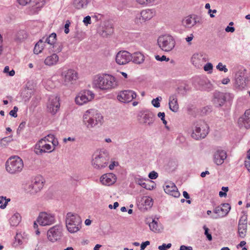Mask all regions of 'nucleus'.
Listing matches in <instances>:
<instances>
[{
	"label": "nucleus",
	"mask_w": 250,
	"mask_h": 250,
	"mask_svg": "<svg viewBox=\"0 0 250 250\" xmlns=\"http://www.w3.org/2000/svg\"><path fill=\"white\" fill-rule=\"evenodd\" d=\"M51 146L46 143L45 139H42L35 145V152L38 155H41L43 153L50 152Z\"/></svg>",
	"instance_id": "15"
},
{
	"label": "nucleus",
	"mask_w": 250,
	"mask_h": 250,
	"mask_svg": "<svg viewBox=\"0 0 250 250\" xmlns=\"http://www.w3.org/2000/svg\"><path fill=\"white\" fill-rule=\"evenodd\" d=\"M146 21V20L143 19V17H141V13L140 14H138L135 18V22L137 24L142 23L143 22H145Z\"/></svg>",
	"instance_id": "46"
},
{
	"label": "nucleus",
	"mask_w": 250,
	"mask_h": 250,
	"mask_svg": "<svg viewBox=\"0 0 250 250\" xmlns=\"http://www.w3.org/2000/svg\"><path fill=\"white\" fill-rule=\"evenodd\" d=\"M137 94L135 92L131 90H125L120 91L117 99L120 102L128 103L136 98Z\"/></svg>",
	"instance_id": "12"
},
{
	"label": "nucleus",
	"mask_w": 250,
	"mask_h": 250,
	"mask_svg": "<svg viewBox=\"0 0 250 250\" xmlns=\"http://www.w3.org/2000/svg\"><path fill=\"white\" fill-rule=\"evenodd\" d=\"M162 100L161 97H157L155 99H153L151 101V104L155 107H159L160 106V101Z\"/></svg>",
	"instance_id": "41"
},
{
	"label": "nucleus",
	"mask_w": 250,
	"mask_h": 250,
	"mask_svg": "<svg viewBox=\"0 0 250 250\" xmlns=\"http://www.w3.org/2000/svg\"><path fill=\"white\" fill-rule=\"evenodd\" d=\"M31 0H18L20 5L24 6L31 2Z\"/></svg>",
	"instance_id": "57"
},
{
	"label": "nucleus",
	"mask_w": 250,
	"mask_h": 250,
	"mask_svg": "<svg viewBox=\"0 0 250 250\" xmlns=\"http://www.w3.org/2000/svg\"><path fill=\"white\" fill-rule=\"evenodd\" d=\"M27 37V34L25 31L21 30L18 31L14 36V40L17 42H22Z\"/></svg>",
	"instance_id": "30"
},
{
	"label": "nucleus",
	"mask_w": 250,
	"mask_h": 250,
	"mask_svg": "<svg viewBox=\"0 0 250 250\" xmlns=\"http://www.w3.org/2000/svg\"><path fill=\"white\" fill-rule=\"evenodd\" d=\"M212 69H213V65L210 62H208L207 63H206L204 67V69L205 71H211Z\"/></svg>",
	"instance_id": "50"
},
{
	"label": "nucleus",
	"mask_w": 250,
	"mask_h": 250,
	"mask_svg": "<svg viewBox=\"0 0 250 250\" xmlns=\"http://www.w3.org/2000/svg\"><path fill=\"white\" fill-rule=\"evenodd\" d=\"M235 82L240 88H243L246 86V78L244 76H238L236 78Z\"/></svg>",
	"instance_id": "38"
},
{
	"label": "nucleus",
	"mask_w": 250,
	"mask_h": 250,
	"mask_svg": "<svg viewBox=\"0 0 250 250\" xmlns=\"http://www.w3.org/2000/svg\"><path fill=\"white\" fill-rule=\"evenodd\" d=\"M193 38V34H190V36L188 37H187V38H186V41H187V42H188V44H191V43L190 42H191V41L192 40Z\"/></svg>",
	"instance_id": "64"
},
{
	"label": "nucleus",
	"mask_w": 250,
	"mask_h": 250,
	"mask_svg": "<svg viewBox=\"0 0 250 250\" xmlns=\"http://www.w3.org/2000/svg\"><path fill=\"white\" fill-rule=\"evenodd\" d=\"M138 117V120H141L140 118L142 119L143 124H147L149 126L152 125L155 118L154 114L149 111H145L139 114Z\"/></svg>",
	"instance_id": "21"
},
{
	"label": "nucleus",
	"mask_w": 250,
	"mask_h": 250,
	"mask_svg": "<svg viewBox=\"0 0 250 250\" xmlns=\"http://www.w3.org/2000/svg\"><path fill=\"white\" fill-rule=\"evenodd\" d=\"M43 139H45V140L48 142H52V143L55 145V137L52 134H49L47 136L45 137Z\"/></svg>",
	"instance_id": "43"
},
{
	"label": "nucleus",
	"mask_w": 250,
	"mask_h": 250,
	"mask_svg": "<svg viewBox=\"0 0 250 250\" xmlns=\"http://www.w3.org/2000/svg\"><path fill=\"white\" fill-rule=\"evenodd\" d=\"M2 199H4L5 200V203L4 204H2L1 206H0V208H2V209H4L6 208V206H7V204L8 203V202H9L10 201V199H6V197H3V196L1 197V200H0V204H2Z\"/></svg>",
	"instance_id": "47"
},
{
	"label": "nucleus",
	"mask_w": 250,
	"mask_h": 250,
	"mask_svg": "<svg viewBox=\"0 0 250 250\" xmlns=\"http://www.w3.org/2000/svg\"><path fill=\"white\" fill-rule=\"evenodd\" d=\"M18 110V108L17 106H14L13 108V109L11 110L9 112V115L13 117H17V111Z\"/></svg>",
	"instance_id": "49"
},
{
	"label": "nucleus",
	"mask_w": 250,
	"mask_h": 250,
	"mask_svg": "<svg viewBox=\"0 0 250 250\" xmlns=\"http://www.w3.org/2000/svg\"><path fill=\"white\" fill-rule=\"evenodd\" d=\"M180 250H192V248L190 246L182 245L180 247Z\"/></svg>",
	"instance_id": "59"
},
{
	"label": "nucleus",
	"mask_w": 250,
	"mask_h": 250,
	"mask_svg": "<svg viewBox=\"0 0 250 250\" xmlns=\"http://www.w3.org/2000/svg\"><path fill=\"white\" fill-rule=\"evenodd\" d=\"M70 22L69 21H66V23L64 25V33L65 34H68L69 32V27L70 26Z\"/></svg>",
	"instance_id": "55"
},
{
	"label": "nucleus",
	"mask_w": 250,
	"mask_h": 250,
	"mask_svg": "<svg viewBox=\"0 0 250 250\" xmlns=\"http://www.w3.org/2000/svg\"><path fill=\"white\" fill-rule=\"evenodd\" d=\"M225 30L227 32L233 33L235 31V28L233 27H230L229 26H228L226 28Z\"/></svg>",
	"instance_id": "61"
},
{
	"label": "nucleus",
	"mask_w": 250,
	"mask_h": 250,
	"mask_svg": "<svg viewBox=\"0 0 250 250\" xmlns=\"http://www.w3.org/2000/svg\"><path fill=\"white\" fill-rule=\"evenodd\" d=\"M150 244V242L146 241L145 242H143L141 245V248L142 250H144L146 247Z\"/></svg>",
	"instance_id": "58"
},
{
	"label": "nucleus",
	"mask_w": 250,
	"mask_h": 250,
	"mask_svg": "<svg viewBox=\"0 0 250 250\" xmlns=\"http://www.w3.org/2000/svg\"><path fill=\"white\" fill-rule=\"evenodd\" d=\"M56 37V34L55 33H52L49 35L48 37L45 39L44 42H46L48 44L52 45L56 42L57 40Z\"/></svg>",
	"instance_id": "39"
},
{
	"label": "nucleus",
	"mask_w": 250,
	"mask_h": 250,
	"mask_svg": "<svg viewBox=\"0 0 250 250\" xmlns=\"http://www.w3.org/2000/svg\"><path fill=\"white\" fill-rule=\"evenodd\" d=\"M89 2L88 0H73V5L75 9L81 10L86 8Z\"/></svg>",
	"instance_id": "29"
},
{
	"label": "nucleus",
	"mask_w": 250,
	"mask_h": 250,
	"mask_svg": "<svg viewBox=\"0 0 250 250\" xmlns=\"http://www.w3.org/2000/svg\"><path fill=\"white\" fill-rule=\"evenodd\" d=\"M65 222L67 230L71 233L76 232L81 228L82 219L77 214L68 212Z\"/></svg>",
	"instance_id": "6"
},
{
	"label": "nucleus",
	"mask_w": 250,
	"mask_h": 250,
	"mask_svg": "<svg viewBox=\"0 0 250 250\" xmlns=\"http://www.w3.org/2000/svg\"><path fill=\"white\" fill-rule=\"evenodd\" d=\"M94 84L102 90H110L116 88L118 83L113 76L105 74L95 78Z\"/></svg>",
	"instance_id": "1"
},
{
	"label": "nucleus",
	"mask_w": 250,
	"mask_h": 250,
	"mask_svg": "<svg viewBox=\"0 0 250 250\" xmlns=\"http://www.w3.org/2000/svg\"><path fill=\"white\" fill-rule=\"evenodd\" d=\"M193 127L191 137L196 140L204 139L209 133V128L208 125L204 121L200 120L196 122Z\"/></svg>",
	"instance_id": "4"
},
{
	"label": "nucleus",
	"mask_w": 250,
	"mask_h": 250,
	"mask_svg": "<svg viewBox=\"0 0 250 250\" xmlns=\"http://www.w3.org/2000/svg\"><path fill=\"white\" fill-rule=\"evenodd\" d=\"M203 55L199 53L194 54L191 59L192 63L196 67H199L201 66V60Z\"/></svg>",
	"instance_id": "32"
},
{
	"label": "nucleus",
	"mask_w": 250,
	"mask_h": 250,
	"mask_svg": "<svg viewBox=\"0 0 250 250\" xmlns=\"http://www.w3.org/2000/svg\"><path fill=\"white\" fill-rule=\"evenodd\" d=\"M230 97V94L229 93H223L216 91L213 93L212 102L216 107H221L225 104Z\"/></svg>",
	"instance_id": "13"
},
{
	"label": "nucleus",
	"mask_w": 250,
	"mask_h": 250,
	"mask_svg": "<svg viewBox=\"0 0 250 250\" xmlns=\"http://www.w3.org/2000/svg\"><path fill=\"white\" fill-rule=\"evenodd\" d=\"M53 45V51L56 53H60L62 51L63 45L62 43H54Z\"/></svg>",
	"instance_id": "40"
},
{
	"label": "nucleus",
	"mask_w": 250,
	"mask_h": 250,
	"mask_svg": "<svg viewBox=\"0 0 250 250\" xmlns=\"http://www.w3.org/2000/svg\"><path fill=\"white\" fill-rule=\"evenodd\" d=\"M247 232V215H244L240 219L238 225V233L239 236L244 238Z\"/></svg>",
	"instance_id": "18"
},
{
	"label": "nucleus",
	"mask_w": 250,
	"mask_h": 250,
	"mask_svg": "<svg viewBox=\"0 0 250 250\" xmlns=\"http://www.w3.org/2000/svg\"><path fill=\"white\" fill-rule=\"evenodd\" d=\"M109 152L105 149L96 151L92 156V165L96 169H101L105 167L109 161Z\"/></svg>",
	"instance_id": "2"
},
{
	"label": "nucleus",
	"mask_w": 250,
	"mask_h": 250,
	"mask_svg": "<svg viewBox=\"0 0 250 250\" xmlns=\"http://www.w3.org/2000/svg\"><path fill=\"white\" fill-rule=\"evenodd\" d=\"M36 221L41 226H49L55 223V218L53 214L42 212L40 213Z\"/></svg>",
	"instance_id": "11"
},
{
	"label": "nucleus",
	"mask_w": 250,
	"mask_h": 250,
	"mask_svg": "<svg viewBox=\"0 0 250 250\" xmlns=\"http://www.w3.org/2000/svg\"><path fill=\"white\" fill-rule=\"evenodd\" d=\"M158 173L154 171L150 172L148 174V177L151 179H155L158 177Z\"/></svg>",
	"instance_id": "52"
},
{
	"label": "nucleus",
	"mask_w": 250,
	"mask_h": 250,
	"mask_svg": "<svg viewBox=\"0 0 250 250\" xmlns=\"http://www.w3.org/2000/svg\"><path fill=\"white\" fill-rule=\"evenodd\" d=\"M238 124L241 128H250V109L246 110L244 114L239 118Z\"/></svg>",
	"instance_id": "22"
},
{
	"label": "nucleus",
	"mask_w": 250,
	"mask_h": 250,
	"mask_svg": "<svg viewBox=\"0 0 250 250\" xmlns=\"http://www.w3.org/2000/svg\"><path fill=\"white\" fill-rule=\"evenodd\" d=\"M158 218L153 219L152 222L149 223V227L150 229L155 232H160L163 229L162 227L160 224L158 222Z\"/></svg>",
	"instance_id": "28"
},
{
	"label": "nucleus",
	"mask_w": 250,
	"mask_h": 250,
	"mask_svg": "<svg viewBox=\"0 0 250 250\" xmlns=\"http://www.w3.org/2000/svg\"><path fill=\"white\" fill-rule=\"evenodd\" d=\"M230 208L229 204L228 203L222 204L220 206L216 207L214 209L213 212L216 214V216H212V218L217 219L225 216L229 211Z\"/></svg>",
	"instance_id": "16"
},
{
	"label": "nucleus",
	"mask_w": 250,
	"mask_h": 250,
	"mask_svg": "<svg viewBox=\"0 0 250 250\" xmlns=\"http://www.w3.org/2000/svg\"><path fill=\"white\" fill-rule=\"evenodd\" d=\"M158 116L159 118H161L163 123L164 125H166L167 124V122L165 119V114L164 112H159L158 114Z\"/></svg>",
	"instance_id": "53"
},
{
	"label": "nucleus",
	"mask_w": 250,
	"mask_h": 250,
	"mask_svg": "<svg viewBox=\"0 0 250 250\" xmlns=\"http://www.w3.org/2000/svg\"><path fill=\"white\" fill-rule=\"evenodd\" d=\"M43 186V182L41 177H35L31 183L27 185L25 190L31 194H35L40 191Z\"/></svg>",
	"instance_id": "9"
},
{
	"label": "nucleus",
	"mask_w": 250,
	"mask_h": 250,
	"mask_svg": "<svg viewBox=\"0 0 250 250\" xmlns=\"http://www.w3.org/2000/svg\"><path fill=\"white\" fill-rule=\"evenodd\" d=\"M155 58L156 60L159 61H168L169 60V59L168 58H167L166 56L163 55L162 57H160L159 55H156L155 56Z\"/></svg>",
	"instance_id": "51"
},
{
	"label": "nucleus",
	"mask_w": 250,
	"mask_h": 250,
	"mask_svg": "<svg viewBox=\"0 0 250 250\" xmlns=\"http://www.w3.org/2000/svg\"><path fill=\"white\" fill-rule=\"evenodd\" d=\"M116 177L113 173H108L103 175L100 178V181L103 185H110L116 182Z\"/></svg>",
	"instance_id": "25"
},
{
	"label": "nucleus",
	"mask_w": 250,
	"mask_h": 250,
	"mask_svg": "<svg viewBox=\"0 0 250 250\" xmlns=\"http://www.w3.org/2000/svg\"><path fill=\"white\" fill-rule=\"evenodd\" d=\"M177 96L176 94H172L169 97V108L174 112H176L179 109V105L177 102Z\"/></svg>",
	"instance_id": "26"
},
{
	"label": "nucleus",
	"mask_w": 250,
	"mask_h": 250,
	"mask_svg": "<svg viewBox=\"0 0 250 250\" xmlns=\"http://www.w3.org/2000/svg\"><path fill=\"white\" fill-rule=\"evenodd\" d=\"M103 121V116L93 109L87 110L83 117V123L88 129L93 128L99 124L101 125Z\"/></svg>",
	"instance_id": "3"
},
{
	"label": "nucleus",
	"mask_w": 250,
	"mask_h": 250,
	"mask_svg": "<svg viewBox=\"0 0 250 250\" xmlns=\"http://www.w3.org/2000/svg\"><path fill=\"white\" fill-rule=\"evenodd\" d=\"M62 235V228L60 225H55L49 229L47 232L48 239L54 242L61 239Z\"/></svg>",
	"instance_id": "14"
},
{
	"label": "nucleus",
	"mask_w": 250,
	"mask_h": 250,
	"mask_svg": "<svg viewBox=\"0 0 250 250\" xmlns=\"http://www.w3.org/2000/svg\"><path fill=\"white\" fill-rule=\"evenodd\" d=\"M159 47L165 52L172 50L175 45V42L173 38L169 35H164L160 36L157 40Z\"/></svg>",
	"instance_id": "7"
},
{
	"label": "nucleus",
	"mask_w": 250,
	"mask_h": 250,
	"mask_svg": "<svg viewBox=\"0 0 250 250\" xmlns=\"http://www.w3.org/2000/svg\"><path fill=\"white\" fill-rule=\"evenodd\" d=\"M21 220V216L19 214L17 213L13 215L10 219V223L12 226H17Z\"/></svg>",
	"instance_id": "36"
},
{
	"label": "nucleus",
	"mask_w": 250,
	"mask_h": 250,
	"mask_svg": "<svg viewBox=\"0 0 250 250\" xmlns=\"http://www.w3.org/2000/svg\"><path fill=\"white\" fill-rule=\"evenodd\" d=\"M131 61L136 64H140L144 62L145 57L142 53L136 52L131 54Z\"/></svg>",
	"instance_id": "27"
},
{
	"label": "nucleus",
	"mask_w": 250,
	"mask_h": 250,
	"mask_svg": "<svg viewBox=\"0 0 250 250\" xmlns=\"http://www.w3.org/2000/svg\"><path fill=\"white\" fill-rule=\"evenodd\" d=\"M60 107L59 99L56 96H51L49 99L47 108L49 112L55 114Z\"/></svg>",
	"instance_id": "20"
},
{
	"label": "nucleus",
	"mask_w": 250,
	"mask_h": 250,
	"mask_svg": "<svg viewBox=\"0 0 250 250\" xmlns=\"http://www.w3.org/2000/svg\"><path fill=\"white\" fill-rule=\"evenodd\" d=\"M62 83L63 85L70 87L78 78V73L72 69H69L62 72Z\"/></svg>",
	"instance_id": "8"
},
{
	"label": "nucleus",
	"mask_w": 250,
	"mask_h": 250,
	"mask_svg": "<svg viewBox=\"0 0 250 250\" xmlns=\"http://www.w3.org/2000/svg\"><path fill=\"white\" fill-rule=\"evenodd\" d=\"M83 22L86 25H87L88 24H90L91 23V17L89 16H86L84 18V19L83 20Z\"/></svg>",
	"instance_id": "56"
},
{
	"label": "nucleus",
	"mask_w": 250,
	"mask_h": 250,
	"mask_svg": "<svg viewBox=\"0 0 250 250\" xmlns=\"http://www.w3.org/2000/svg\"><path fill=\"white\" fill-rule=\"evenodd\" d=\"M245 166L247 167L248 170L250 172V160L245 161Z\"/></svg>",
	"instance_id": "63"
},
{
	"label": "nucleus",
	"mask_w": 250,
	"mask_h": 250,
	"mask_svg": "<svg viewBox=\"0 0 250 250\" xmlns=\"http://www.w3.org/2000/svg\"><path fill=\"white\" fill-rule=\"evenodd\" d=\"M118 165V163L116 162H112L111 164L109 166V168L110 170H112L114 168L115 166H117Z\"/></svg>",
	"instance_id": "62"
},
{
	"label": "nucleus",
	"mask_w": 250,
	"mask_h": 250,
	"mask_svg": "<svg viewBox=\"0 0 250 250\" xmlns=\"http://www.w3.org/2000/svg\"><path fill=\"white\" fill-rule=\"evenodd\" d=\"M142 204L145 208H150L153 205L152 199L150 197H144L142 199Z\"/></svg>",
	"instance_id": "37"
},
{
	"label": "nucleus",
	"mask_w": 250,
	"mask_h": 250,
	"mask_svg": "<svg viewBox=\"0 0 250 250\" xmlns=\"http://www.w3.org/2000/svg\"><path fill=\"white\" fill-rule=\"evenodd\" d=\"M197 16L190 15L186 17L182 21L183 25L187 28H191L197 23L199 22V21H197Z\"/></svg>",
	"instance_id": "24"
},
{
	"label": "nucleus",
	"mask_w": 250,
	"mask_h": 250,
	"mask_svg": "<svg viewBox=\"0 0 250 250\" xmlns=\"http://www.w3.org/2000/svg\"><path fill=\"white\" fill-rule=\"evenodd\" d=\"M23 168L22 160L18 156H14L8 159L5 163L6 171L11 174L21 172Z\"/></svg>",
	"instance_id": "5"
},
{
	"label": "nucleus",
	"mask_w": 250,
	"mask_h": 250,
	"mask_svg": "<svg viewBox=\"0 0 250 250\" xmlns=\"http://www.w3.org/2000/svg\"><path fill=\"white\" fill-rule=\"evenodd\" d=\"M21 236L20 235H19L18 234H17L16 237H15V241L16 243L17 242L18 244L17 245H21L22 244V241L20 239V237Z\"/></svg>",
	"instance_id": "60"
},
{
	"label": "nucleus",
	"mask_w": 250,
	"mask_h": 250,
	"mask_svg": "<svg viewBox=\"0 0 250 250\" xmlns=\"http://www.w3.org/2000/svg\"><path fill=\"white\" fill-rule=\"evenodd\" d=\"M139 184L143 188L146 189H149L150 190L151 188H150L149 186H147V184H146L145 182H144L143 181L140 180L139 181Z\"/></svg>",
	"instance_id": "54"
},
{
	"label": "nucleus",
	"mask_w": 250,
	"mask_h": 250,
	"mask_svg": "<svg viewBox=\"0 0 250 250\" xmlns=\"http://www.w3.org/2000/svg\"><path fill=\"white\" fill-rule=\"evenodd\" d=\"M44 38H43L42 39H40L39 42L36 43L35 45L34 49V53L36 54H39L41 52H42V50L44 48V41H43Z\"/></svg>",
	"instance_id": "34"
},
{
	"label": "nucleus",
	"mask_w": 250,
	"mask_h": 250,
	"mask_svg": "<svg viewBox=\"0 0 250 250\" xmlns=\"http://www.w3.org/2000/svg\"><path fill=\"white\" fill-rule=\"evenodd\" d=\"M216 68L219 71H224V72H227L228 71V69L226 68V66L223 65L222 62H219L216 66Z\"/></svg>",
	"instance_id": "44"
},
{
	"label": "nucleus",
	"mask_w": 250,
	"mask_h": 250,
	"mask_svg": "<svg viewBox=\"0 0 250 250\" xmlns=\"http://www.w3.org/2000/svg\"><path fill=\"white\" fill-rule=\"evenodd\" d=\"M154 0H136L137 2L141 5H146L151 3Z\"/></svg>",
	"instance_id": "45"
},
{
	"label": "nucleus",
	"mask_w": 250,
	"mask_h": 250,
	"mask_svg": "<svg viewBox=\"0 0 250 250\" xmlns=\"http://www.w3.org/2000/svg\"><path fill=\"white\" fill-rule=\"evenodd\" d=\"M203 229L205 230V235L206 236L207 239L209 241L212 240L211 234L209 233V229L205 225L203 227Z\"/></svg>",
	"instance_id": "42"
},
{
	"label": "nucleus",
	"mask_w": 250,
	"mask_h": 250,
	"mask_svg": "<svg viewBox=\"0 0 250 250\" xmlns=\"http://www.w3.org/2000/svg\"><path fill=\"white\" fill-rule=\"evenodd\" d=\"M94 94L91 91L85 90L80 92L75 98V102L77 104L83 105L92 101L94 98Z\"/></svg>",
	"instance_id": "10"
},
{
	"label": "nucleus",
	"mask_w": 250,
	"mask_h": 250,
	"mask_svg": "<svg viewBox=\"0 0 250 250\" xmlns=\"http://www.w3.org/2000/svg\"><path fill=\"white\" fill-rule=\"evenodd\" d=\"M226 152L221 149H217L213 154V162L217 165H222L227 158Z\"/></svg>",
	"instance_id": "23"
},
{
	"label": "nucleus",
	"mask_w": 250,
	"mask_h": 250,
	"mask_svg": "<svg viewBox=\"0 0 250 250\" xmlns=\"http://www.w3.org/2000/svg\"><path fill=\"white\" fill-rule=\"evenodd\" d=\"M59 57L54 53L52 55L48 56L44 60V63L47 65H53L56 64L58 62Z\"/></svg>",
	"instance_id": "31"
},
{
	"label": "nucleus",
	"mask_w": 250,
	"mask_h": 250,
	"mask_svg": "<svg viewBox=\"0 0 250 250\" xmlns=\"http://www.w3.org/2000/svg\"><path fill=\"white\" fill-rule=\"evenodd\" d=\"M131 61V55L126 51H119L116 56V62L119 65H124Z\"/></svg>",
	"instance_id": "17"
},
{
	"label": "nucleus",
	"mask_w": 250,
	"mask_h": 250,
	"mask_svg": "<svg viewBox=\"0 0 250 250\" xmlns=\"http://www.w3.org/2000/svg\"><path fill=\"white\" fill-rule=\"evenodd\" d=\"M154 11L152 9H146L143 10L141 12V17L146 21L149 20L151 19L154 16Z\"/></svg>",
	"instance_id": "35"
},
{
	"label": "nucleus",
	"mask_w": 250,
	"mask_h": 250,
	"mask_svg": "<svg viewBox=\"0 0 250 250\" xmlns=\"http://www.w3.org/2000/svg\"><path fill=\"white\" fill-rule=\"evenodd\" d=\"M171 247V244L170 243L167 244H163L162 245L158 247V249L159 250H167V249H169Z\"/></svg>",
	"instance_id": "48"
},
{
	"label": "nucleus",
	"mask_w": 250,
	"mask_h": 250,
	"mask_svg": "<svg viewBox=\"0 0 250 250\" xmlns=\"http://www.w3.org/2000/svg\"><path fill=\"white\" fill-rule=\"evenodd\" d=\"M199 84L201 86L202 90L209 91L213 88L212 84L208 80H201L199 82Z\"/></svg>",
	"instance_id": "33"
},
{
	"label": "nucleus",
	"mask_w": 250,
	"mask_h": 250,
	"mask_svg": "<svg viewBox=\"0 0 250 250\" xmlns=\"http://www.w3.org/2000/svg\"><path fill=\"white\" fill-rule=\"evenodd\" d=\"M163 187L165 192L168 194L174 197H178L180 195L177 187L172 182H166Z\"/></svg>",
	"instance_id": "19"
}]
</instances>
